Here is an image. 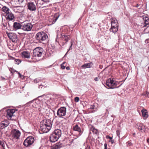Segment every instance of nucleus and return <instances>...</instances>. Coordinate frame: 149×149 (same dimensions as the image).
Returning <instances> with one entry per match:
<instances>
[{
	"label": "nucleus",
	"mask_w": 149,
	"mask_h": 149,
	"mask_svg": "<svg viewBox=\"0 0 149 149\" xmlns=\"http://www.w3.org/2000/svg\"><path fill=\"white\" fill-rule=\"evenodd\" d=\"M48 36L43 31L37 33L35 36V39L37 43H41L48 38Z\"/></svg>",
	"instance_id": "nucleus-1"
},
{
	"label": "nucleus",
	"mask_w": 149,
	"mask_h": 149,
	"mask_svg": "<svg viewBox=\"0 0 149 149\" xmlns=\"http://www.w3.org/2000/svg\"><path fill=\"white\" fill-rule=\"evenodd\" d=\"M20 135L21 132L19 130L12 129L10 132V139L14 143H15L19 139Z\"/></svg>",
	"instance_id": "nucleus-2"
},
{
	"label": "nucleus",
	"mask_w": 149,
	"mask_h": 149,
	"mask_svg": "<svg viewBox=\"0 0 149 149\" xmlns=\"http://www.w3.org/2000/svg\"><path fill=\"white\" fill-rule=\"evenodd\" d=\"M111 27L110 29L111 32L115 33L118 30V23L117 20L115 18H112L111 19Z\"/></svg>",
	"instance_id": "nucleus-3"
},
{
	"label": "nucleus",
	"mask_w": 149,
	"mask_h": 149,
	"mask_svg": "<svg viewBox=\"0 0 149 149\" xmlns=\"http://www.w3.org/2000/svg\"><path fill=\"white\" fill-rule=\"evenodd\" d=\"M118 83L114 79L109 78L108 79L106 82V85L110 88H115L117 86Z\"/></svg>",
	"instance_id": "nucleus-4"
},
{
	"label": "nucleus",
	"mask_w": 149,
	"mask_h": 149,
	"mask_svg": "<svg viewBox=\"0 0 149 149\" xmlns=\"http://www.w3.org/2000/svg\"><path fill=\"white\" fill-rule=\"evenodd\" d=\"M34 141V139L33 136H29L24 140L23 144L26 147H30L33 144Z\"/></svg>",
	"instance_id": "nucleus-5"
},
{
	"label": "nucleus",
	"mask_w": 149,
	"mask_h": 149,
	"mask_svg": "<svg viewBox=\"0 0 149 149\" xmlns=\"http://www.w3.org/2000/svg\"><path fill=\"white\" fill-rule=\"evenodd\" d=\"M66 113V108L65 107H63L59 109L57 111V114L59 117H62L65 116Z\"/></svg>",
	"instance_id": "nucleus-6"
},
{
	"label": "nucleus",
	"mask_w": 149,
	"mask_h": 149,
	"mask_svg": "<svg viewBox=\"0 0 149 149\" xmlns=\"http://www.w3.org/2000/svg\"><path fill=\"white\" fill-rule=\"evenodd\" d=\"M33 26V25L31 23H24L22 24V29L25 31H30L31 30Z\"/></svg>",
	"instance_id": "nucleus-7"
},
{
	"label": "nucleus",
	"mask_w": 149,
	"mask_h": 149,
	"mask_svg": "<svg viewBox=\"0 0 149 149\" xmlns=\"http://www.w3.org/2000/svg\"><path fill=\"white\" fill-rule=\"evenodd\" d=\"M43 49L40 47H37L33 50V56L40 57L42 56Z\"/></svg>",
	"instance_id": "nucleus-8"
},
{
	"label": "nucleus",
	"mask_w": 149,
	"mask_h": 149,
	"mask_svg": "<svg viewBox=\"0 0 149 149\" xmlns=\"http://www.w3.org/2000/svg\"><path fill=\"white\" fill-rule=\"evenodd\" d=\"M51 127H48L40 123V130L43 132V133H47L51 130Z\"/></svg>",
	"instance_id": "nucleus-9"
},
{
	"label": "nucleus",
	"mask_w": 149,
	"mask_h": 149,
	"mask_svg": "<svg viewBox=\"0 0 149 149\" xmlns=\"http://www.w3.org/2000/svg\"><path fill=\"white\" fill-rule=\"evenodd\" d=\"M15 111L14 109H8L7 110L6 113V116L8 119L10 120L12 116H13V114L15 113Z\"/></svg>",
	"instance_id": "nucleus-10"
},
{
	"label": "nucleus",
	"mask_w": 149,
	"mask_h": 149,
	"mask_svg": "<svg viewBox=\"0 0 149 149\" xmlns=\"http://www.w3.org/2000/svg\"><path fill=\"white\" fill-rule=\"evenodd\" d=\"M61 36H59L58 33L57 34V38H61L62 39L65 41V42H67L68 40H70V35L65 34L64 33H62L60 34Z\"/></svg>",
	"instance_id": "nucleus-11"
},
{
	"label": "nucleus",
	"mask_w": 149,
	"mask_h": 149,
	"mask_svg": "<svg viewBox=\"0 0 149 149\" xmlns=\"http://www.w3.org/2000/svg\"><path fill=\"white\" fill-rule=\"evenodd\" d=\"M46 126L52 128V121L49 119H45L42 120L40 123Z\"/></svg>",
	"instance_id": "nucleus-12"
},
{
	"label": "nucleus",
	"mask_w": 149,
	"mask_h": 149,
	"mask_svg": "<svg viewBox=\"0 0 149 149\" xmlns=\"http://www.w3.org/2000/svg\"><path fill=\"white\" fill-rule=\"evenodd\" d=\"M28 8L31 11H35L36 7L35 4L33 2H29L27 4Z\"/></svg>",
	"instance_id": "nucleus-13"
},
{
	"label": "nucleus",
	"mask_w": 149,
	"mask_h": 149,
	"mask_svg": "<svg viewBox=\"0 0 149 149\" xmlns=\"http://www.w3.org/2000/svg\"><path fill=\"white\" fill-rule=\"evenodd\" d=\"M60 16V15L58 13H55L53 16L50 17L49 18L51 19V20H50V21L51 22L52 24L54 23L59 18Z\"/></svg>",
	"instance_id": "nucleus-14"
},
{
	"label": "nucleus",
	"mask_w": 149,
	"mask_h": 149,
	"mask_svg": "<svg viewBox=\"0 0 149 149\" xmlns=\"http://www.w3.org/2000/svg\"><path fill=\"white\" fill-rule=\"evenodd\" d=\"M136 128L142 132H144L145 130V126L143 124L138 123L136 125Z\"/></svg>",
	"instance_id": "nucleus-15"
},
{
	"label": "nucleus",
	"mask_w": 149,
	"mask_h": 149,
	"mask_svg": "<svg viewBox=\"0 0 149 149\" xmlns=\"http://www.w3.org/2000/svg\"><path fill=\"white\" fill-rule=\"evenodd\" d=\"M21 56L22 58H30V53L27 51H24L21 53Z\"/></svg>",
	"instance_id": "nucleus-16"
},
{
	"label": "nucleus",
	"mask_w": 149,
	"mask_h": 149,
	"mask_svg": "<svg viewBox=\"0 0 149 149\" xmlns=\"http://www.w3.org/2000/svg\"><path fill=\"white\" fill-rule=\"evenodd\" d=\"M40 102L38 100H34L29 102L31 104L32 106L34 108H37Z\"/></svg>",
	"instance_id": "nucleus-17"
},
{
	"label": "nucleus",
	"mask_w": 149,
	"mask_h": 149,
	"mask_svg": "<svg viewBox=\"0 0 149 149\" xmlns=\"http://www.w3.org/2000/svg\"><path fill=\"white\" fill-rule=\"evenodd\" d=\"M58 139V138L53 133L49 136L50 141L51 142L54 143L57 141Z\"/></svg>",
	"instance_id": "nucleus-18"
},
{
	"label": "nucleus",
	"mask_w": 149,
	"mask_h": 149,
	"mask_svg": "<svg viewBox=\"0 0 149 149\" xmlns=\"http://www.w3.org/2000/svg\"><path fill=\"white\" fill-rule=\"evenodd\" d=\"M9 125L8 121L4 120L2 121L0 124V128L3 129L7 127Z\"/></svg>",
	"instance_id": "nucleus-19"
},
{
	"label": "nucleus",
	"mask_w": 149,
	"mask_h": 149,
	"mask_svg": "<svg viewBox=\"0 0 149 149\" xmlns=\"http://www.w3.org/2000/svg\"><path fill=\"white\" fill-rule=\"evenodd\" d=\"M73 129L74 130L79 132V136H80L82 134V132L81 131V128L78 125L76 124L73 126Z\"/></svg>",
	"instance_id": "nucleus-20"
},
{
	"label": "nucleus",
	"mask_w": 149,
	"mask_h": 149,
	"mask_svg": "<svg viewBox=\"0 0 149 149\" xmlns=\"http://www.w3.org/2000/svg\"><path fill=\"white\" fill-rule=\"evenodd\" d=\"M142 19L144 21V26H146L149 24V18L146 15L142 16Z\"/></svg>",
	"instance_id": "nucleus-21"
},
{
	"label": "nucleus",
	"mask_w": 149,
	"mask_h": 149,
	"mask_svg": "<svg viewBox=\"0 0 149 149\" xmlns=\"http://www.w3.org/2000/svg\"><path fill=\"white\" fill-rule=\"evenodd\" d=\"M58 139L61 136V131L60 130L57 129L55 130L53 133H52Z\"/></svg>",
	"instance_id": "nucleus-22"
},
{
	"label": "nucleus",
	"mask_w": 149,
	"mask_h": 149,
	"mask_svg": "<svg viewBox=\"0 0 149 149\" xmlns=\"http://www.w3.org/2000/svg\"><path fill=\"white\" fill-rule=\"evenodd\" d=\"M13 26L14 29L16 30L19 29H22V25L21 24L19 23L15 22L13 23Z\"/></svg>",
	"instance_id": "nucleus-23"
},
{
	"label": "nucleus",
	"mask_w": 149,
	"mask_h": 149,
	"mask_svg": "<svg viewBox=\"0 0 149 149\" xmlns=\"http://www.w3.org/2000/svg\"><path fill=\"white\" fill-rule=\"evenodd\" d=\"M92 62H90L88 63H85L82 65L81 66V68L83 69L91 68L93 65Z\"/></svg>",
	"instance_id": "nucleus-24"
},
{
	"label": "nucleus",
	"mask_w": 149,
	"mask_h": 149,
	"mask_svg": "<svg viewBox=\"0 0 149 149\" xmlns=\"http://www.w3.org/2000/svg\"><path fill=\"white\" fill-rule=\"evenodd\" d=\"M7 19H9V20H12L14 18V16L13 14L12 13L9 12L6 15Z\"/></svg>",
	"instance_id": "nucleus-25"
},
{
	"label": "nucleus",
	"mask_w": 149,
	"mask_h": 149,
	"mask_svg": "<svg viewBox=\"0 0 149 149\" xmlns=\"http://www.w3.org/2000/svg\"><path fill=\"white\" fill-rule=\"evenodd\" d=\"M96 104H93V105H91L89 106L88 108V110L89 111L90 109H93V110L91 112H94L97 110V107L95 106Z\"/></svg>",
	"instance_id": "nucleus-26"
},
{
	"label": "nucleus",
	"mask_w": 149,
	"mask_h": 149,
	"mask_svg": "<svg viewBox=\"0 0 149 149\" xmlns=\"http://www.w3.org/2000/svg\"><path fill=\"white\" fill-rule=\"evenodd\" d=\"M2 10L3 11L5 12L6 14H7L10 12V9L6 6L3 7L2 8Z\"/></svg>",
	"instance_id": "nucleus-27"
},
{
	"label": "nucleus",
	"mask_w": 149,
	"mask_h": 149,
	"mask_svg": "<svg viewBox=\"0 0 149 149\" xmlns=\"http://www.w3.org/2000/svg\"><path fill=\"white\" fill-rule=\"evenodd\" d=\"M142 116L143 117L146 118L148 117V115L147 113V111L146 110L143 109L141 111Z\"/></svg>",
	"instance_id": "nucleus-28"
},
{
	"label": "nucleus",
	"mask_w": 149,
	"mask_h": 149,
	"mask_svg": "<svg viewBox=\"0 0 149 149\" xmlns=\"http://www.w3.org/2000/svg\"><path fill=\"white\" fill-rule=\"evenodd\" d=\"M13 42H15L17 40V36L16 34H14L12 38L10 39Z\"/></svg>",
	"instance_id": "nucleus-29"
},
{
	"label": "nucleus",
	"mask_w": 149,
	"mask_h": 149,
	"mask_svg": "<svg viewBox=\"0 0 149 149\" xmlns=\"http://www.w3.org/2000/svg\"><path fill=\"white\" fill-rule=\"evenodd\" d=\"M6 33L7 35L8 38L11 39L12 37L13 36L15 33H8V32L6 31Z\"/></svg>",
	"instance_id": "nucleus-30"
},
{
	"label": "nucleus",
	"mask_w": 149,
	"mask_h": 149,
	"mask_svg": "<svg viewBox=\"0 0 149 149\" xmlns=\"http://www.w3.org/2000/svg\"><path fill=\"white\" fill-rule=\"evenodd\" d=\"M21 61L19 59H15L14 60V63L16 64H19L21 63Z\"/></svg>",
	"instance_id": "nucleus-31"
},
{
	"label": "nucleus",
	"mask_w": 149,
	"mask_h": 149,
	"mask_svg": "<svg viewBox=\"0 0 149 149\" xmlns=\"http://www.w3.org/2000/svg\"><path fill=\"white\" fill-rule=\"evenodd\" d=\"M6 145L8 148L9 149H12L13 147V144L10 143H6Z\"/></svg>",
	"instance_id": "nucleus-32"
},
{
	"label": "nucleus",
	"mask_w": 149,
	"mask_h": 149,
	"mask_svg": "<svg viewBox=\"0 0 149 149\" xmlns=\"http://www.w3.org/2000/svg\"><path fill=\"white\" fill-rule=\"evenodd\" d=\"M42 81V79L40 78H38L36 79L34 81V82L35 83H37L39 82Z\"/></svg>",
	"instance_id": "nucleus-33"
},
{
	"label": "nucleus",
	"mask_w": 149,
	"mask_h": 149,
	"mask_svg": "<svg viewBox=\"0 0 149 149\" xmlns=\"http://www.w3.org/2000/svg\"><path fill=\"white\" fill-rule=\"evenodd\" d=\"M15 1L17 4H20L23 3L24 1V0H15Z\"/></svg>",
	"instance_id": "nucleus-34"
},
{
	"label": "nucleus",
	"mask_w": 149,
	"mask_h": 149,
	"mask_svg": "<svg viewBox=\"0 0 149 149\" xmlns=\"http://www.w3.org/2000/svg\"><path fill=\"white\" fill-rule=\"evenodd\" d=\"M79 97H76L74 98V101L76 102H78L79 101Z\"/></svg>",
	"instance_id": "nucleus-35"
},
{
	"label": "nucleus",
	"mask_w": 149,
	"mask_h": 149,
	"mask_svg": "<svg viewBox=\"0 0 149 149\" xmlns=\"http://www.w3.org/2000/svg\"><path fill=\"white\" fill-rule=\"evenodd\" d=\"M4 143L3 141H0V145L4 147Z\"/></svg>",
	"instance_id": "nucleus-36"
},
{
	"label": "nucleus",
	"mask_w": 149,
	"mask_h": 149,
	"mask_svg": "<svg viewBox=\"0 0 149 149\" xmlns=\"http://www.w3.org/2000/svg\"><path fill=\"white\" fill-rule=\"evenodd\" d=\"M93 132L95 134H97L98 132L97 131L96 129H93Z\"/></svg>",
	"instance_id": "nucleus-37"
},
{
	"label": "nucleus",
	"mask_w": 149,
	"mask_h": 149,
	"mask_svg": "<svg viewBox=\"0 0 149 149\" xmlns=\"http://www.w3.org/2000/svg\"><path fill=\"white\" fill-rule=\"evenodd\" d=\"M106 138L107 139H112V137L110 136L109 135H107L106 136Z\"/></svg>",
	"instance_id": "nucleus-38"
},
{
	"label": "nucleus",
	"mask_w": 149,
	"mask_h": 149,
	"mask_svg": "<svg viewBox=\"0 0 149 149\" xmlns=\"http://www.w3.org/2000/svg\"><path fill=\"white\" fill-rule=\"evenodd\" d=\"M61 67L62 69H64L65 68V66L64 65H63V63H62L61 65Z\"/></svg>",
	"instance_id": "nucleus-39"
},
{
	"label": "nucleus",
	"mask_w": 149,
	"mask_h": 149,
	"mask_svg": "<svg viewBox=\"0 0 149 149\" xmlns=\"http://www.w3.org/2000/svg\"><path fill=\"white\" fill-rule=\"evenodd\" d=\"M109 141L111 142V143L113 144L114 143V140L112 138V139H110Z\"/></svg>",
	"instance_id": "nucleus-40"
},
{
	"label": "nucleus",
	"mask_w": 149,
	"mask_h": 149,
	"mask_svg": "<svg viewBox=\"0 0 149 149\" xmlns=\"http://www.w3.org/2000/svg\"><path fill=\"white\" fill-rule=\"evenodd\" d=\"M145 42L146 43H148L149 42V39H146L145 41Z\"/></svg>",
	"instance_id": "nucleus-41"
},
{
	"label": "nucleus",
	"mask_w": 149,
	"mask_h": 149,
	"mask_svg": "<svg viewBox=\"0 0 149 149\" xmlns=\"http://www.w3.org/2000/svg\"><path fill=\"white\" fill-rule=\"evenodd\" d=\"M104 149H107V144L106 143L104 144Z\"/></svg>",
	"instance_id": "nucleus-42"
},
{
	"label": "nucleus",
	"mask_w": 149,
	"mask_h": 149,
	"mask_svg": "<svg viewBox=\"0 0 149 149\" xmlns=\"http://www.w3.org/2000/svg\"><path fill=\"white\" fill-rule=\"evenodd\" d=\"M42 1L46 2V3H47L48 2H49V0H41Z\"/></svg>",
	"instance_id": "nucleus-43"
},
{
	"label": "nucleus",
	"mask_w": 149,
	"mask_h": 149,
	"mask_svg": "<svg viewBox=\"0 0 149 149\" xmlns=\"http://www.w3.org/2000/svg\"><path fill=\"white\" fill-rule=\"evenodd\" d=\"M18 74H19V76L21 78L23 76L21 75L19 72H18Z\"/></svg>",
	"instance_id": "nucleus-44"
},
{
	"label": "nucleus",
	"mask_w": 149,
	"mask_h": 149,
	"mask_svg": "<svg viewBox=\"0 0 149 149\" xmlns=\"http://www.w3.org/2000/svg\"><path fill=\"white\" fill-rule=\"evenodd\" d=\"M94 80L96 81H97L98 80V79L97 77H96L94 79Z\"/></svg>",
	"instance_id": "nucleus-45"
},
{
	"label": "nucleus",
	"mask_w": 149,
	"mask_h": 149,
	"mask_svg": "<svg viewBox=\"0 0 149 149\" xmlns=\"http://www.w3.org/2000/svg\"><path fill=\"white\" fill-rule=\"evenodd\" d=\"M43 85H42V84H40L39 85V88H42V87H43Z\"/></svg>",
	"instance_id": "nucleus-46"
},
{
	"label": "nucleus",
	"mask_w": 149,
	"mask_h": 149,
	"mask_svg": "<svg viewBox=\"0 0 149 149\" xmlns=\"http://www.w3.org/2000/svg\"><path fill=\"white\" fill-rule=\"evenodd\" d=\"M17 72L15 70H12L11 71V72Z\"/></svg>",
	"instance_id": "nucleus-47"
},
{
	"label": "nucleus",
	"mask_w": 149,
	"mask_h": 149,
	"mask_svg": "<svg viewBox=\"0 0 149 149\" xmlns=\"http://www.w3.org/2000/svg\"><path fill=\"white\" fill-rule=\"evenodd\" d=\"M72 44H71V46H70V48L68 50V51L67 52V53L65 55H66V54H67V53H68V52L69 51V50H70V48H71V47H72Z\"/></svg>",
	"instance_id": "nucleus-48"
},
{
	"label": "nucleus",
	"mask_w": 149,
	"mask_h": 149,
	"mask_svg": "<svg viewBox=\"0 0 149 149\" xmlns=\"http://www.w3.org/2000/svg\"><path fill=\"white\" fill-rule=\"evenodd\" d=\"M66 68L67 70H69L70 69V68L69 67H67Z\"/></svg>",
	"instance_id": "nucleus-49"
},
{
	"label": "nucleus",
	"mask_w": 149,
	"mask_h": 149,
	"mask_svg": "<svg viewBox=\"0 0 149 149\" xmlns=\"http://www.w3.org/2000/svg\"><path fill=\"white\" fill-rule=\"evenodd\" d=\"M147 141L148 143H149V139H148Z\"/></svg>",
	"instance_id": "nucleus-50"
},
{
	"label": "nucleus",
	"mask_w": 149,
	"mask_h": 149,
	"mask_svg": "<svg viewBox=\"0 0 149 149\" xmlns=\"http://www.w3.org/2000/svg\"><path fill=\"white\" fill-rule=\"evenodd\" d=\"M129 144V145H131V144L130 143H130H128Z\"/></svg>",
	"instance_id": "nucleus-51"
},
{
	"label": "nucleus",
	"mask_w": 149,
	"mask_h": 149,
	"mask_svg": "<svg viewBox=\"0 0 149 149\" xmlns=\"http://www.w3.org/2000/svg\"><path fill=\"white\" fill-rule=\"evenodd\" d=\"M86 149H90V148H86Z\"/></svg>",
	"instance_id": "nucleus-52"
},
{
	"label": "nucleus",
	"mask_w": 149,
	"mask_h": 149,
	"mask_svg": "<svg viewBox=\"0 0 149 149\" xmlns=\"http://www.w3.org/2000/svg\"><path fill=\"white\" fill-rule=\"evenodd\" d=\"M65 63V62H63V65H64V63Z\"/></svg>",
	"instance_id": "nucleus-53"
},
{
	"label": "nucleus",
	"mask_w": 149,
	"mask_h": 149,
	"mask_svg": "<svg viewBox=\"0 0 149 149\" xmlns=\"http://www.w3.org/2000/svg\"><path fill=\"white\" fill-rule=\"evenodd\" d=\"M136 7H138L139 6L137 4V5L136 6Z\"/></svg>",
	"instance_id": "nucleus-54"
},
{
	"label": "nucleus",
	"mask_w": 149,
	"mask_h": 149,
	"mask_svg": "<svg viewBox=\"0 0 149 149\" xmlns=\"http://www.w3.org/2000/svg\"><path fill=\"white\" fill-rule=\"evenodd\" d=\"M18 33L19 34H22V33Z\"/></svg>",
	"instance_id": "nucleus-55"
},
{
	"label": "nucleus",
	"mask_w": 149,
	"mask_h": 149,
	"mask_svg": "<svg viewBox=\"0 0 149 149\" xmlns=\"http://www.w3.org/2000/svg\"><path fill=\"white\" fill-rule=\"evenodd\" d=\"M4 26H5V25H4Z\"/></svg>",
	"instance_id": "nucleus-56"
},
{
	"label": "nucleus",
	"mask_w": 149,
	"mask_h": 149,
	"mask_svg": "<svg viewBox=\"0 0 149 149\" xmlns=\"http://www.w3.org/2000/svg\"><path fill=\"white\" fill-rule=\"evenodd\" d=\"M135 134V133H134V134Z\"/></svg>",
	"instance_id": "nucleus-57"
}]
</instances>
